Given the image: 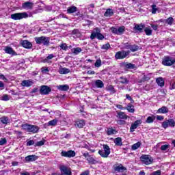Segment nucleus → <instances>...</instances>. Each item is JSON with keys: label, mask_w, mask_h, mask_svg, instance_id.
I'll list each match as a JSON object with an SVG mask.
<instances>
[{"label": "nucleus", "mask_w": 175, "mask_h": 175, "mask_svg": "<svg viewBox=\"0 0 175 175\" xmlns=\"http://www.w3.org/2000/svg\"><path fill=\"white\" fill-rule=\"evenodd\" d=\"M1 122H2V124H9L10 120L8 117H3L1 119Z\"/></svg>", "instance_id": "45"}, {"label": "nucleus", "mask_w": 175, "mask_h": 175, "mask_svg": "<svg viewBox=\"0 0 175 175\" xmlns=\"http://www.w3.org/2000/svg\"><path fill=\"white\" fill-rule=\"evenodd\" d=\"M98 39V40H103L105 39V36L102 35V33H98V36L96 37Z\"/></svg>", "instance_id": "52"}, {"label": "nucleus", "mask_w": 175, "mask_h": 175, "mask_svg": "<svg viewBox=\"0 0 175 175\" xmlns=\"http://www.w3.org/2000/svg\"><path fill=\"white\" fill-rule=\"evenodd\" d=\"M26 162H33L38 159V156L36 155H29L25 158Z\"/></svg>", "instance_id": "22"}, {"label": "nucleus", "mask_w": 175, "mask_h": 175, "mask_svg": "<svg viewBox=\"0 0 175 175\" xmlns=\"http://www.w3.org/2000/svg\"><path fill=\"white\" fill-rule=\"evenodd\" d=\"M90 174V171H85L82 172L80 175H88Z\"/></svg>", "instance_id": "64"}, {"label": "nucleus", "mask_w": 175, "mask_h": 175, "mask_svg": "<svg viewBox=\"0 0 175 175\" xmlns=\"http://www.w3.org/2000/svg\"><path fill=\"white\" fill-rule=\"evenodd\" d=\"M6 143H7V141L5 138L0 139V146H4V144H6Z\"/></svg>", "instance_id": "53"}, {"label": "nucleus", "mask_w": 175, "mask_h": 175, "mask_svg": "<svg viewBox=\"0 0 175 175\" xmlns=\"http://www.w3.org/2000/svg\"><path fill=\"white\" fill-rule=\"evenodd\" d=\"M173 23H174V19L172 17H169L165 20V24L168 25H173Z\"/></svg>", "instance_id": "37"}, {"label": "nucleus", "mask_w": 175, "mask_h": 175, "mask_svg": "<svg viewBox=\"0 0 175 175\" xmlns=\"http://www.w3.org/2000/svg\"><path fill=\"white\" fill-rule=\"evenodd\" d=\"M123 49H125L126 50H129L131 49V44L129 43H125L124 44Z\"/></svg>", "instance_id": "56"}, {"label": "nucleus", "mask_w": 175, "mask_h": 175, "mask_svg": "<svg viewBox=\"0 0 175 175\" xmlns=\"http://www.w3.org/2000/svg\"><path fill=\"white\" fill-rule=\"evenodd\" d=\"M143 28H144V25L143 24H135L134 27V29L137 31V32H142V31H143Z\"/></svg>", "instance_id": "27"}, {"label": "nucleus", "mask_w": 175, "mask_h": 175, "mask_svg": "<svg viewBox=\"0 0 175 175\" xmlns=\"http://www.w3.org/2000/svg\"><path fill=\"white\" fill-rule=\"evenodd\" d=\"M158 12V8H157V5H152V14H155Z\"/></svg>", "instance_id": "50"}, {"label": "nucleus", "mask_w": 175, "mask_h": 175, "mask_svg": "<svg viewBox=\"0 0 175 175\" xmlns=\"http://www.w3.org/2000/svg\"><path fill=\"white\" fill-rule=\"evenodd\" d=\"M143 122L142 120H138L132 123L131 126L130 127V132L133 133L135 129H137V127Z\"/></svg>", "instance_id": "13"}, {"label": "nucleus", "mask_w": 175, "mask_h": 175, "mask_svg": "<svg viewBox=\"0 0 175 175\" xmlns=\"http://www.w3.org/2000/svg\"><path fill=\"white\" fill-rule=\"evenodd\" d=\"M114 14V12H113V10L111 9H107L104 14L105 17H111Z\"/></svg>", "instance_id": "32"}, {"label": "nucleus", "mask_w": 175, "mask_h": 175, "mask_svg": "<svg viewBox=\"0 0 175 175\" xmlns=\"http://www.w3.org/2000/svg\"><path fill=\"white\" fill-rule=\"evenodd\" d=\"M156 83H157L159 87H163L165 85V81L163 80V78L159 77L156 79Z\"/></svg>", "instance_id": "28"}, {"label": "nucleus", "mask_w": 175, "mask_h": 175, "mask_svg": "<svg viewBox=\"0 0 175 175\" xmlns=\"http://www.w3.org/2000/svg\"><path fill=\"white\" fill-rule=\"evenodd\" d=\"M34 40L36 44H42L43 46H50V37H47V36L35 37Z\"/></svg>", "instance_id": "1"}, {"label": "nucleus", "mask_w": 175, "mask_h": 175, "mask_svg": "<svg viewBox=\"0 0 175 175\" xmlns=\"http://www.w3.org/2000/svg\"><path fill=\"white\" fill-rule=\"evenodd\" d=\"M4 51L5 54H10V55H17V53L13 50V48L9 46H5Z\"/></svg>", "instance_id": "14"}, {"label": "nucleus", "mask_w": 175, "mask_h": 175, "mask_svg": "<svg viewBox=\"0 0 175 175\" xmlns=\"http://www.w3.org/2000/svg\"><path fill=\"white\" fill-rule=\"evenodd\" d=\"M58 124V120L53 119L48 122L46 124L47 126H55Z\"/></svg>", "instance_id": "29"}, {"label": "nucleus", "mask_w": 175, "mask_h": 175, "mask_svg": "<svg viewBox=\"0 0 175 175\" xmlns=\"http://www.w3.org/2000/svg\"><path fill=\"white\" fill-rule=\"evenodd\" d=\"M95 85L96 87H97V88H103V86L105 85V84H103V81L100 80H96L95 81Z\"/></svg>", "instance_id": "34"}, {"label": "nucleus", "mask_w": 175, "mask_h": 175, "mask_svg": "<svg viewBox=\"0 0 175 175\" xmlns=\"http://www.w3.org/2000/svg\"><path fill=\"white\" fill-rule=\"evenodd\" d=\"M60 48L62 49V50H68V45L66 44H62L60 46Z\"/></svg>", "instance_id": "57"}, {"label": "nucleus", "mask_w": 175, "mask_h": 175, "mask_svg": "<svg viewBox=\"0 0 175 175\" xmlns=\"http://www.w3.org/2000/svg\"><path fill=\"white\" fill-rule=\"evenodd\" d=\"M72 51L73 54H75V55H77V54H79V53H81L82 50H81V48L77 47V48L72 49Z\"/></svg>", "instance_id": "38"}, {"label": "nucleus", "mask_w": 175, "mask_h": 175, "mask_svg": "<svg viewBox=\"0 0 175 175\" xmlns=\"http://www.w3.org/2000/svg\"><path fill=\"white\" fill-rule=\"evenodd\" d=\"M60 170L62 172V174H52V175H72V171L70 170V168L66 167V166H62L60 167Z\"/></svg>", "instance_id": "9"}, {"label": "nucleus", "mask_w": 175, "mask_h": 175, "mask_svg": "<svg viewBox=\"0 0 175 175\" xmlns=\"http://www.w3.org/2000/svg\"><path fill=\"white\" fill-rule=\"evenodd\" d=\"M57 90L59 91H68L69 90L68 85H59L57 86Z\"/></svg>", "instance_id": "25"}, {"label": "nucleus", "mask_w": 175, "mask_h": 175, "mask_svg": "<svg viewBox=\"0 0 175 175\" xmlns=\"http://www.w3.org/2000/svg\"><path fill=\"white\" fill-rule=\"evenodd\" d=\"M54 58V55L50 54L47 56L46 59H44V62H47V59H53Z\"/></svg>", "instance_id": "55"}, {"label": "nucleus", "mask_w": 175, "mask_h": 175, "mask_svg": "<svg viewBox=\"0 0 175 175\" xmlns=\"http://www.w3.org/2000/svg\"><path fill=\"white\" fill-rule=\"evenodd\" d=\"M120 83L122 84H128L129 83V81L124 77H121L119 79Z\"/></svg>", "instance_id": "39"}, {"label": "nucleus", "mask_w": 175, "mask_h": 175, "mask_svg": "<svg viewBox=\"0 0 175 175\" xmlns=\"http://www.w3.org/2000/svg\"><path fill=\"white\" fill-rule=\"evenodd\" d=\"M76 12H77V7L75 5H71L67 8L68 14H73V13H76Z\"/></svg>", "instance_id": "20"}, {"label": "nucleus", "mask_w": 175, "mask_h": 175, "mask_svg": "<svg viewBox=\"0 0 175 175\" xmlns=\"http://www.w3.org/2000/svg\"><path fill=\"white\" fill-rule=\"evenodd\" d=\"M111 30L112 31L113 33H115L116 35H122V33L125 32V27L122 26L119 27L118 28L111 27Z\"/></svg>", "instance_id": "11"}, {"label": "nucleus", "mask_w": 175, "mask_h": 175, "mask_svg": "<svg viewBox=\"0 0 175 175\" xmlns=\"http://www.w3.org/2000/svg\"><path fill=\"white\" fill-rule=\"evenodd\" d=\"M21 45L25 49H31L32 47V43L28 40H23L21 42Z\"/></svg>", "instance_id": "21"}, {"label": "nucleus", "mask_w": 175, "mask_h": 175, "mask_svg": "<svg viewBox=\"0 0 175 175\" xmlns=\"http://www.w3.org/2000/svg\"><path fill=\"white\" fill-rule=\"evenodd\" d=\"M141 161L145 165H151L154 159L151 158L150 155L143 154L141 156Z\"/></svg>", "instance_id": "8"}, {"label": "nucleus", "mask_w": 175, "mask_h": 175, "mask_svg": "<svg viewBox=\"0 0 175 175\" xmlns=\"http://www.w3.org/2000/svg\"><path fill=\"white\" fill-rule=\"evenodd\" d=\"M84 125H85V122H84L83 120H78L75 124V126L77 128H83V126H84Z\"/></svg>", "instance_id": "24"}, {"label": "nucleus", "mask_w": 175, "mask_h": 175, "mask_svg": "<svg viewBox=\"0 0 175 175\" xmlns=\"http://www.w3.org/2000/svg\"><path fill=\"white\" fill-rule=\"evenodd\" d=\"M126 98L131 101V103H134L135 100H133V99L132 98V97H131L129 94H126Z\"/></svg>", "instance_id": "54"}, {"label": "nucleus", "mask_w": 175, "mask_h": 175, "mask_svg": "<svg viewBox=\"0 0 175 175\" xmlns=\"http://www.w3.org/2000/svg\"><path fill=\"white\" fill-rule=\"evenodd\" d=\"M161 125L164 129H167V128H174L175 121L174 119H168L163 122Z\"/></svg>", "instance_id": "7"}, {"label": "nucleus", "mask_w": 175, "mask_h": 175, "mask_svg": "<svg viewBox=\"0 0 175 175\" xmlns=\"http://www.w3.org/2000/svg\"><path fill=\"white\" fill-rule=\"evenodd\" d=\"M44 141H40V142H37L35 144V147H40L41 146H44Z\"/></svg>", "instance_id": "48"}, {"label": "nucleus", "mask_w": 175, "mask_h": 175, "mask_svg": "<svg viewBox=\"0 0 175 175\" xmlns=\"http://www.w3.org/2000/svg\"><path fill=\"white\" fill-rule=\"evenodd\" d=\"M42 73H49L50 72V70H49V68L47 67H42L41 68Z\"/></svg>", "instance_id": "51"}, {"label": "nucleus", "mask_w": 175, "mask_h": 175, "mask_svg": "<svg viewBox=\"0 0 175 175\" xmlns=\"http://www.w3.org/2000/svg\"><path fill=\"white\" fill-rule=\"evenodd\" d=\"M22 128L27 132H30L31 133H38L39 132V127L32 124H25L22 125Z\"/></svg>", "instance_id": "2"}, {"label": "nucleus", "mask_w": 175, "mask_h": 175, "mask_svg": "<svg viewBox=\"0 0 175 175\" xmlns=\"http://www.w3.org/2000/svg\"><path fill=\"white\" fill-rule=\"evenodd\" d=\"M22 8L25 10H30L33 8V3L29 1H26L22 4Z\"/></svg>", "instance_id": "16"}, {"label": "nucleus", "mask_w": 175, "mask_h": 175, "mask_svg": "<svg viewBox=\"0 0 175 175\" xmlns=\"http://www.w3.org/2000/svg\"><path fill=\"white\" fill-rule=\"evenodd\" d=\"M33 84H35V82L32 79L23 80L21 82V85L23 87H31V85H33Z\"/></svg>", "instance_id": "15"}, {"label": "nucleus", "mask_w": 175, "mask_h": 175, "mask_svg": "<svg viewBox=\"0 0 175 175\" xmlns=\"http://www.w3.org/2000/svg\"><path fill=\"white\" fill-rule=\"evenodd\" d=\"M103 150H99L98 154L102 157L103 158H107L109 155H110V147L107 145H103Z\"/></svg>", "instance_id": "4"}, {"label": "nucleus", "mask_w": 175, "mask_h": 175, "mask_svg": "<svg viewBox=\"0 0 175 175\" xmlns=\"http://www.w3.org/2000/svg\"><path fill=\"white\" fill-rule=\"evenodd\" d=\"M51 92V88L47 85H42L40 90V94L41 95H47Z\"/></svg>", "instance_id": "12"}, {"label": "nucleus", "mask_w": 175, "mask_h": 175, "mask_svg": "<svg viewBox=\"0 0 175 175\" xmlns=\"http://www.w3.org/2000/svg\"><path fill=\"white\" fill-rule=\"evenodd\" d=\"M107 90L108 91H111V94H114V92H116V90H114V87H113V85L107 86Z\"/></svg>", "instance_id": "49"}, {"label": "nucleus", "mask_w": 175, "mask_h": 175, "mask_svg": "<svg viewBox=\"0 0 175 175\" xmlns=\"http://www.w3.org/2000/svg\"><path fill=\"white\" fill-rule=\"evenodd\" d=\"M113 143L116 146H122V139L121 137H117L113 140Z\"/></svg>", "instance_id": "30"}, {"label": "nucleus", "mask_w": 175, "mask_h": 175, "mask_svg": "<svg viewBox=\"0 0 175 175\" xmlns=\"http://www.w3.org/2000/svg\"><path fill=\"white\" fill-rule=\"evenodd\" d=\"M113 169L115 172H118V173L126 170V168L122 166V164H119L118 165H113Z\"/></svg>", "instance_id": "17"}, {"label": "nucleus", "mask_w": 175, "mask_h": 175, "mask_svg": "<svg viewBox=\"0 0 175 175\" xmlns=\"http://www.w3.org/2000/svg\"><path fill=\"white\" fill-rule=\"evenodd\" d=\"M162 64L165 66H172V65H175V59L169 56L165 57Z\"/></svg>", "instance_id": "6"}, {"label": "nucleus", "mask_w": 175, "mask_h": 175, "mask_svg": "<svg viewBox=\"0 0 175 175\" xmlns=\"http://www.w3.org/2000/svg\"><path fill=\"white\" fill-rule=\"evenodd\" d=\"M125 68H126L127 69H135V68H136V66H135V64H133L131 63H129L125 64Z\"/></svg>", "instance_id": "43"}, {"label": "nucleus", "mask_w": 175, "mask_h": 175, "mask_svg": "<svg viewBox=\"0 0 175 175\" xmlns=\"http://www.w3.org/2000/svg\"><path fill=\"white\" fill-rule=\"evenodd\" d=\"M89 163H92V165H96L98 163V161L95 160L92 157L90 156L86 159Z\"/></svg>", "instance_id": "36"}, {"label": "nucleus", "mask_w": 175, "mask_h": 175, "mask_svg": "<svg viewBox=\"0 0 175 175\" xmlns=\"http://www.w3.org/2000/svg\"><path fill=\"white\" fill-rule=\"evenodd\" d=\"M61 155L62 157H64L65 158H74V157H76V152L73 150H63L61 152Z\"/></svg>", "instance_id": "10"}, {"label": "nucleus", "mask_w": 175, "mask_h": 175, "mask_svg": "<svg viewBox=\"0 0 175 175\" xmlns=\"http://www.w3.org/2000/svg\"><path fill=\"white\" fill-rule=\"evenodd\" d=\"M133 105L132 104L129 103L127 107L125 108L126 110H128L129 113H135V109L133 108Z\"/></svg>", "instance_id": "35"}, {"label": "nucleus", "mask_w": 175, "mask_h": 175, "mask_svg": "<svg viewBox=\"0 0 175 175\" xmlns=\"http://www.w3.org/2000/svg\"><path fill=\"white\" fill-rule=\"evenodd\" d=\"M117 133H118L117 130H116V129L113 127L108 128L107 131V133L109 136L111 135H116Z\"/></svg>", "instance_id": "26"}, {"label": "nucleus", "mask_w": 175, "mask_h": 175, "mask_svg": "<svg viewBox=\"0 0 175 175\" xmlns=\"http://www.w3.org/2000/svg\"><path fill=\"white\" fill-rule=\"evenodd\" d=\"M144 32L147 36H151V35H152V29H151L150 27H145Z\"/></svg>", "instance_id": "33"}, {"label": "nucleus", "mask_w": 175, "mask_h": 175, "mask_svg": "<svg viewBox=\"0 0 175 175\" xmlns=\"http://www.w3.org/2000/svg\"><path fill=\"white\" fill-rule=\"evenodd\" d=\"M100 33V29H99V27H96L95 29H94V30L92 32V34L90 36V38L92 40H94L95 38H96V36H98V33Z\"/></svg>", "instance_id": "19"}, {"label": "nucleus", "mask_w": 175, "mask_h": 175, "mask_svg": "<svg viewBox=\"0 0 175 175\" xmlns=\"http://www.w3.org/2000/svg\"><path fill=\"white\" fill-rule=\"evenodd\" d=\"M161 148L162 151H166L169 148V146L163 145V146H161Z\"/></svg>", "instance_id": "58"}, {"label": "nucleus", "mask_w": 175, "mask_h": 175, "mask_svg": "<svg viewBox=\"0 0 175 175\" xmlns=\"http://www.w3.org/2000/svg\"><path fill=\"white\" fill-rule=\"evenodd\" d=\"M28 17H29V16L27 12H18V13L11 14L12 20H15V21L23 20V18H28Z\"/></svg>", "instance_id": "3"}, {"label": "nucleus", "mask_w": 175, "mask_h": 175, "mask_svg": "<svg viewBox=\"0 0 175 175\" xmlns=\"http://www.w3.org/2000/svg\"><path fill=\"white\" fill-rule=\"evenodd\" d=\"M35 142L33 140H29L27 142V146H33Z\"/></svg>", "instance_id": "59"}, {"label": "nucleus", "mask_w": 175, "mask_h": 175, "mask_svg": "<svg viewBox=\"0 0 175 175\" xmlns=\"http://www.w3.org/2000/svg\"><path fill=\"white\" fill-rule=\"evenodd\" d=\"M129 54H131V51H120L116 53L115 58L116 59H124V58H126Z\"/></svg>", "instance_id": "5"}, {"label": "nucleus", "mask_w": 175, "mask_h": 175, "mask_svg": "<svg viewBox=\"0 0 175 175\" xmlns=\"http://www.w3.org/2000/svg\"><path fill=\"white\" fill-rule=\"evenodd\" d=\"M150 26L152 27V29H154V31H157V29H158V25L151 24Z\"/></svg>", "instance_id": "61"}, {"label": "nucleus", "mask_w": 175, "mask_h": 175, "mask_svg": "<svg viewBox=\"0 0 175 175\" xmlns=\"http://www.w3.org/2000/svg\"><path fill=\"white\" fill-rule=\"evenodd\" d=\"M94 66H96V68H100V66H102V60L97 59L94 64Z\"/></svg>", "instance_id": "46"}, {"label": "nucleus", "mask_w": 175, "mask_h": 175, "mask_svg": "<svg viewBox=\"0 0 175 175\" xmlns=\"http://www.w3.org/2000/svg\"><path fill=\"white\" fill-rule=\"evenodd\" d=\"M109 49H110V44H109V43H107V44H103V45L101 46V49H102V50L107 51V50H109Z\"/></svg>", "instance_id": "47"}, {"label": "nucleus", "mask_w": 175, "mask_h": 175, "mask_svg": "<svg viewBox=\"0 0 175 175\" xmlns=\"http://www.w3.org/2000/svg\"><path fill=\"white\" fill-rule=\"evenodd\" d=\"M154 120H155V118L154 117L148 116L146 120V122L147 124H151V123L154 122Z\"/></svg>", "instance_id": "44"}, {"label": "nucleus", "mask_w": 175, "mask_h": 175, "mask_svg": "<svg viewBox=\"0 0 175 175\" xmlns=\"http://www.w3.org/2000/svg\"><path fill=\"white\" fill-rule=\"evenodd\" d=\"M157 113L158 114H166L169 113V108L166 106H163L157 110Z\"/></svg>", "instance_id": "18"}, {"label": "nucleus", "mask_w": 175, "mask_h": 175, "mask_svg": "<svg viewBox=\"0 0 175 175\" xmlns=\"http://www.w3.org/2000/svg\"><path fill=\"white\" fill-rule=\"evenodd\" d=\"M58 72L59 75H68V73H70V69L61 67Z\"/></svg>", "instance_id": "23"}, {"label": "nucleus", "mask_w": 175, "mask_h": 175, "mask_svg": "<svg viewBox=\"0 0 175 175\" xmlns=\"http://www.w3.org/2000/svg\"><path fill=\"white\" fill-rule=\"evenodd\" d=\"M1 100H3L4 102H8V100H10V96L8 94H4L1 96Z\"/></svg>", "instance_id": "42"}, {"label": "nucleus", "mask_w": 175, "mask_h": 175, "mask_svg": "<svg viewBox=\"0 0 175 175\" xmlns=\"http://www.w3.org/2000/svg\"><path fill=\"white\" fill-rule=\"evenodd\" d=\"M5 88V84L0 81V91H2Z\"/></svg>", "instance_id": "60"}, {"label": "nucleus", "mask_w": 175, "mask_h": 175, "mask_svg": "<svg viewBox=\"0 0 175 175\" xmlns=\"http://www.w3.org/2000/svg\"><path fill=\"white\" fill-rule=\"evenodd\" d=\"M118 117L120 118L121 120H127L128 119V116L125 114L124 112H118Z\"/></svg>", "instance_id": "31"}, {"label": "nucleus", "mask_w": 175, "mask_h": 175, "mask_svg": "<svg viewBox=\"0 0 175 175\" xmlns=\"http://www.w3.org/2000/svg\"><path fill=\"white\" fill-rule=\"evenodd\" d=\"M156 118H157V120H158L159 121H162L164 118H163V116H156Z\"/></svg>", "instance_id": "63"}, {"label": "nucleus", "mask_w": 175, "mask_h": 175, "mask_svg": "<svg viewBox=\"0 0 175 175\" xmlns=\"http://www.w3.org/2000/svg\"><path fill=\"white\" fill-rule=\"evenodd\" d=\"M151 175H161V170H157L151 174Z\"/></svg>", "instance_id": "62"}, {"label": "nucleus", "mask_w": 175, "mask_h": 175, "mask_svg": "<svg viewBox=\"0 0 175 175\" xmlns=\"http://www.w3.org/2000/svg\"><path fill=\"white\" fill-rule=\"evenodd\" d=\"M142 146V143L140 142H138L135 144H134L132 146L131 148L132 150H137V148H139V147H140Z\"/></svg>", "instance_id": "40"}, {"label": "nucleus", "mask_w": 175, "mask_h": 175, "mask_svg": "<svg viewBox=\"0 0 175 175\" xmlns=\"http://www.w3.org/2000/svg\"><path fill=\"white\" fill-rule=\"evenodd\" d=\"M132 53H135V51H137L139 50V46L136 44L131 45L130 49Z\"/></svg>", "instance_id": "41"}]
</instances>
